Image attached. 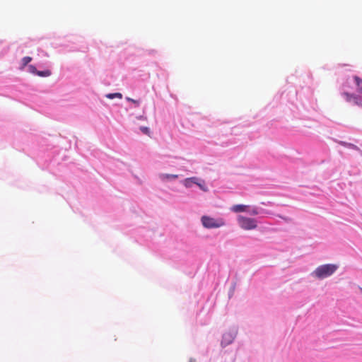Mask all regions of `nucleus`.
Listing matches in <instances>:
<instances>
[{
    "label": "nucleus",
    "mask_w": 362,
    "mask_h": 362,
    "mask_svg": "<svg viewBox=\"0 0 362 362\" xmlns=\"http://www.w3.org/2000/svg\"><path fill=\"white\" fill-rule=\"evenodd\" d=\"M361 291H362V288H361Z\"/></svg>",
    "instance_id": "6ab92c4d"
},
{
    "label": "nucleus",
    "mask_w": 362,
    "mask_h": 362,
    "mask_svg": "<svg viewBox=\"0 0 362 362\" xmlns=\"http://www.w3.org/2000/svg\"><path fill=\"white\" fill-rule=\"evenodd\" d=\"M107 98L113 99L115 98H122V95L119 93H109L106 95Z\"/></svg>",
    "instance_id": "9b49d317"
},
{
    "label": "nucleus",
    "mask_w": 362,
    "mask_h": 362,
    "mask_svg": "<svg viewBox=\"0 0 362 362\" xmlns=\"http://www.w3.org/2000/svg\"><path fill=\"white\" fill-rule=\"evenodd\" d=\"M343 144H344V146H350V147H351V148H354V149H356V148H357V147H356L355 145L351 144H345V143H343Z\"/></svg>",
    "instance_id": "dca6fc26"
},
{
    "label": "nucleus",
    "mask_w": 362,
    "mask_h": 362,
    "mask_svg": "<svg viewBox=\"0 0 362 362\" xmlns=\"http://www.w3.org/2000/svg\"><path fill=\"white\" fill-rule=\"evenodd\" d=\"M203 226L206 228H217L225 226L223 218H214L210 216H203L201 218Z\"/></svg>",
    "instance_id": "f03ea898"
},
{
    "label": "nucleus",
    "mask_w": 362,
    "mask_h": 362,
    "mask_svg": "<svg viewBox=\"0 0 362 362\" xmlns=\"http://www.w3.org/2000/svg\"><path fill=\"white\" fill-rule=\"evenodd\" d=\"M238 222L241 228L249 230L255 229L257 226V221L255 218L239 216Z\"/></svg>",
    "instance_id": "7ed1b4c3"
},
{
    "label": "nucleus",
    "mask_w": 362,
    "mask_h": 362,
    "mask_svg": "<svg viewBox=\"0 0 362 362\" xmlns=\"http://www.w3.org/2000/svg\"><path fill=\"white\" fill-rule=\"evenodd\" d=\"M28 69V71L30 73L33 74H37V70L36 69L35 66H34L33 65H29Z\"/></svg>",
    "instance_id": "ddd939ff"
},
{
    "label": "nucleus",
    "mask_w": 362,
    "mask_h": 362,
    "mask_svg": "<svg viewBox=\"0 0 362 362\" xmlns=\"http://www.w3.org/2000/svg\"><path fill=\"white\" fill-rule=\"evenodd\" d=\"M338 267L336 264H324L318 267L314 272L313 275L317 277V279H325L329 276H331L332 274L335 272V271L337 269Z\"/></svg>",
    "instance_id": "f257e3e1"
},
{
    "label": "nucleus",
    "mask_w": 362,
    "mask_h": 362,
    "mask_svg": "<svg viewBox=\"0 0 362 362\" xmlns=\"http://www.w3.org/2000/svg\"><path fill=\"white\" fill-rule=\"evenodd\" d=\"M159 177L161 180L165 181V180H170L173 179H177L178 177V175H174V174H160L159 175Z\"/></svg>",
    "instance_id": "0eeeda50"
},
{
    "label": "nucleus",
    "mask_w": 362,
    "mask_h": 362,
    "mask_svg": "<svg viewBox=\"0 0 362 362\" xmlns=\"http://www.w3.org/2000/svg\"><path fill=\"white\" fill-rule=\"evenodd\" d=\"M127 100H129V101L132 102L133 103L136 104V105H139V102L135 100H134V99H132L130 98H127Z\"/></svg>",
    "instance_id": "f3484780"
},
{
    "label": "nucleus",
    "mask_w": 362,
    "mask_h": 362,
    "mask_svg": "<svg viewBox=\"0 0 362 362\" xmlns=\"http://www.w3.org/2000/svg\"><path fill=\"white\" fill-rule=\"evenodd\" d=\"M358 92H359V93H362V87H360V88H358Z\"/></svg>",
    "instance_id": "a211bd4d"
},
{
    "label": "nucleus",
    "mask_w": 362,
    "mask_h": 362,
    "mask_svg": "<svg viewBox=\"0 0 362 362\" xmlns=\"http://www.w3.org/2000/svg\"><path fill=\"white\" fill-rule=\"evenodd\" d=\"M37 76L40 77H47L51 75V71L49 70H45V71H37Z\"/></svg>",
    "instance_id": "9d476101"
},
{
    "label": "nucleus",
    "mask_w": 362,
    "mask_h": 362,
    "mask_svg": "<svg viewBox=\"0 0 362 362\" xmlns=\"http://www.w3.org/2000/svg\"><path fill=\"white\" fill-rule=\"evenodd\" d=\"M249 213L252 215H257L259 212L257 208H253L249 211Z\"/></svg>",
    "instance_id": "2eb2a0df"
},
{
    "label": "nucleus",
    "mask_w": 362,
    "mask_h": 362,
    "mask_svg": "<svg viewBox=\"0 0 362 362\" xmlns=\"http://www.w3.org/2000/svg\"><path fill=\"white\" fill-rule=\"evenodd\" d=\"M342 95L347 102L353 101L354 104L362 106V100L359 96L346 92L343 93Z\"/></svg>",
    "instance_id": "20e7f679"
},
{
    "label": "nucleus",
    "mask_w": 362,
    "mask_h": 362,
    "mask_svg": "<svg viewBox=\"0 0 362 362\" xmlns=\"http://www.w3.org/2000/svg\"><path fill=\"white\" fill-rule=\"evenodd\" d=\"M202 191L204 192H207L208 191V188L205 185V183H204V181L203 180H200L199 179V181H197V183L196 184Z\"/></svg>",
    "instance_id": "1a4fd4ad"
},
{
    "label": "nucleus",
    "mask_w": 362,
    "mask_h": 362,
    "mask_svg": "<svg viewBox=\"0 0 362 362\" xmlns=\"http://www.w3.org/2000/svg\"><path fill=\"white\" fill-rule=\"evenodd\" d=\"M248 207L249 206L247 205L237 204V205H234L232 207V211L235 213L243 212V211H246L247 209H248Z\"/></svg>",
    "instance_id": "423d86ee"
},
{
    "label": "nucleus",
    "mask_w": 362,
    "mask_h": 362,
    "mask_svg": "<svg viewBox=\"0 0 362 362\" xmlns=\"http://www.w3.org/2000/svg\"><path fill=\"white\" fill-rule=\"evenodd\" d=\"M354 80H355V81L356 83V85L358 86H360L361 83H362V79L360 78L358 76H355L354 77Z\"/></svg>",
    "instance_id": "4468645a"
},
{
    "label": "nucleus",
    "mask_w": 362,
    "mask_h": 362,
    "mask_svg": "<svg viewBox=\"0 0 362 362\" xmlns=\"http://www.w3.org/2000/svg\"><path fill=\"white\" fill-rule=\"evenodd\" d=\"M32 61V57H25L22 59L19 69L23 70L25 67Z\"/></svg>",
    "instance_id": "6e6552de"
},
{
    "label": "nucleus",
    "mask_w": 362,
    "mask_h": 362,
    "mask_svg": "<svg viewBox=\"0 0 362 362\" xmlns=\"http://www.w3.org/2000/svg\"><path fill=\"white\" fill-rule=\"evenodd\" d=\"M197 181H199V178L196 177L186 178L183 180V185L185 187L189 188L192 186L193 184H197Z\"/></svg>",
    "instance_id": "39448f33"
},
{
    "label": "nucleus",
    "mask_w": 362,
    "mask_h": 362,
    "mask_svg": "<svg viewBox=\"0 0 362 362\" xmlns=\"http://www.w3.org/2000/svg\"><path fill=\"white\" fill-rule=\"evenodd\" d=\"M140 130L142 132L143 134L148 135V136H151V132L150 129L146 127H141Z\"/></svg>",
    "instance_id": "f8f14e48"
}]
</instances>
